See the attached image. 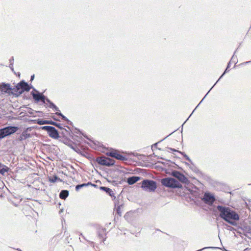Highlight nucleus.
Instances as JSON below:
<instances>
[{"label": "nucleus", "instance_id": "8", "mask_svg": "<svg viewBox=\"0 0 251 251\" xmlns=\"http://www.w3.org/2000/svg\"><path fill=\"white\" fill-rule=\"evenodd\" d=\"M0 90L2 93L7 94L8 95H15L14 88H12L9 84L2 83L0 85Z\"/></svg>", "mask_w": 251, "mask_h": 251}, {"label": "nucleus", "instance_id": "22", "mask_svg": "<svg viewBox=\"0 0 251 251\" xmlns=\"http://www.w3.org/2000/svg\"><path fill=\"white\" fill-rule=\"evenodd\" d=\"M37 123L40 125H42L44 124H48L49 123V121L38 119L37 121Z\"/></svg>", "mask_w": 251, "mask_h": 251}, {"label": "nucleus", "instance_id": "10", "mask_svg": "<svg viewBox=\"0 0 251 251\" xmlns=\"http://www.w3.org/2000/svg\"><path fill=\"white\" fill-rule=\"evenodd\" d=\"M202 200L205 203L208 204H212L215 201L214 197L209 193H205Z\"/></svg>", "mask_w": 251, "mask_h": 251}, {"label": "nucleus", "instance_id": "2", "mask_svg": "<svg viewBox=\"0 0 251 251\" xmlns=\"http://www.w3.org/2000/svg\"><path fill=\"white\" fill-rule=\"evenodd\" d=\"M163 185L171 188H180L182 185L176 180L173 178H165L161 180Z\"/></svg>", "mask_w": 251, "mask_h": 251}, {"label": "nucleus", "instance_id": "20", "mask_svg": "<svg viewBox=\"0 0 251 251\" xmlns=\"http://www.w3.org/2000/svg\"><path fill=\"white\" fill-rule=\"evenodd\" d=\"M33 98L38 101L44 99V96L40 94H33Z\"/></svg>", "mask_w": 251, "mask_h": 251}, {"label": "nucleus", "instance_id": "27", "mask_svg": "<svg viewBox=\"0 0 251 251\" xmlns=\"http://www.w3.org/2000/svg\"><path fill=\"white\" fill-rule=\"evenodd\" d=\"M34 77V75H32V76H31V80H32L33 79Z\"/></svg>", "mask_w": 251, "mask_h": 251}, {"label": "nucleus", "instance_id": "30", "mask_svg": "<svg viewBox=\"0 0 251 251\" xmlns=\"http://www.w3.org/2000/svg\"><path fill=\"white\" fill-rule=\"evenodd\" d=\"M248 250V249L247 248V249H245L244 251H246V250Z\"/></svg>", "mask_w": 251, "mask_h": 251}, {"label": "nucleus", "instance_id": "25", "mask_svg": "<svg viewBox=\"0 0 251 251\" xmlns=\"http://www.w3.org/2000/svg\"><path fill=\"white\" fill-rule=\"evenodd\" d=\"M56 114H57L58 115H59L61 117L62 119L66 121L67 120L66 117H65L63 114H62L61 113H58V112H56Z\"/></svg>", "mask_w": 251, "mask_h": 251}, {"label": "nucleus", "instance_id": "26", "mask_svg": "<svg viewBox=\"0 0 251 251\" xmlns=\"http://www.w3.org/2000/svg\"><path fill=\"white\" fill-rule=\"evenodd\" d=\"M49 123L48 124H50V125H54V126H57V123L54 122H52V121H49Z\"/></svg>", "mask_w": 251, "mask_h": 251}, {"label": "nucleus", "instance_id": "1", "mask_svg": "<svg viewBox=\"0 0 251 251\" xmlns=\"http://www.w3.org/2000/svg\"><path fill=\"white\" fill-rule=\"evenodd\" d=\"M220 212V216L229 224L235 226L239 220L240 216L236 212L229 207L218 205L217 207Z\"/></svg>", "mask_w": 251, "mask_h": 251}, {"label": "nucleus", "instance_id": "29", "mask_svg": "<svg viewBox=\"0 0 251 251\" xmlns=\"http://www.w3.org/2000/svg\"><path fill=\"white\" fill-rule=\"evenodd\" d=\"M170 150H172V151H176V150H175V149H170Z\"/></svg>", "mask_w": 251, "mask_h": 251}, {"label": "nucleus", "instance_id": "7", "mask_svg": "<svg viewBox=\"0 0 251 251\" xmlns=\"http://www.w3.org/2000/svg\"><path fill=\"white\" fill-rule=\"evenodd\" d=\"M42 129L47 131L49 136L54 139L59 138V134L57 130L53 126H44L42 127Z\"/></svg>", "mask_w": 251, "mask_h": 251}, {"label": "nucleus", "instance_id": "18", "mask_svg": "<svg viewBox=\"0 0 251 251\" xmlns=\"http://www.w3.org/2000/svg\"><path fill=\"white\" fill-rule=\"evenodd\" d=\"M92 185V184L91 182H88L87 183H83L82 184L77 185L75 186V190L78 191L81 188Z\"/></svg>", "mask_w": 251, "mask_h": 251}, {"label": "nucleus", "instance_id": "9", "mask_svg": "<svg viewBox=\"0 0 251 251\" xmlns=\"http://www.w3.org/2000/svg\"><path fill=\"white\" fill-rule=\"evenodd\" d=\"M108 156L112 157L115 158L116 159L120 160H126V157L125 156H123L119 153L118 151L113 150L109 151L106 153Z\"/></svg>", "mask_w": 251, "mask_h": 251}, {"label": "nucleus", "instance_id": "24", "mask_svg": "<svg viewBox=\"0 0 251 251\" xmlns=\"http://www.w3.org/2000/svg\"><path fill=\"white\" fill-rule=\"evenodd\" d=\"M50 107L54 109L55 111H59L58 109V108L55 105H54L53 103H51Z\"/></svg>", "mask_w": 251, "mask_h": 251}, {"label": "nucleus", "instance_id": "15", "mask_svg": "<svg viewBox=\"0 0 251 251\" xmlns=\"http://www.w3.org/2000/svg\"><path fill=\"white\" fill-rule=\"evenodd\" d=\"M69 195V191L68 190H62L59 194V197L62 200H65Z\"/></svg>", "mask_w": 251, "mask_h": 251}, {"label": "nucleus", "instance_id": "11", "mask_svg": "<svg viewBox=\"0 0 251 251\" xmlns=\"http://www.w3.org/2000/svg\"><path fill=\"white\" fill-rule=\"evenodd\" d=\"M173 176L181 182H185L186 180H187V178L184 176V175L178 172H174L173 173Z\"/></svg>", "mask_w": 251, "mask_h": 251}, {"label": "nucleus", "instance_id": "21", "mask_svg": "<svg viewBox=\"0 0 251 251\" xmlns=\"http://www.w3.org/2000/svg\"><path fill=\"white\" fill-rule=\"evenodd\" d=\"M100 189L109 194L110 196H111V193L113 192L111 189L106 187H100Z\"/></svg>", "mask_w": 251, "mask_h": 251}, {"label": "nucleus", "instance_id": "12", "mask_svg": "<svg viewBox=\"0 0 251 251\" xmlns=\"http://www.w3.org/2000/svg\"><path fill=\"white\" fill-rule=\"evenodd\" d=\"M98 235L100 241L103 242L106 239L105 230L103 228L100 229L98 231Z\"/></svg>", "mask_w": 251, "mask_h": 251}, {"label": "nucleus", "instance_id": "14", "mask_svg": "<svg viewBox=\"0 0 251 251\" xmlns=\"http://www.w3.org/2000/svg\"><path fill=\"white\" fill-rule=\"evenodd\" d=\"M30 137V133H28L27 130L24 131L22 134L19 136L18 140L20 141H22Z\"/></svg>", "mask_w": 251, "mask_h": 251}, {"label": "nucleus", "instance_id": "17", "mask_svg": "<svg viewBox=\"0 0 251 251\" xmlns=\"http://www.w3.org/2000/svg\"><path fill=\"white\" fill-rule=\"evenodd\" d=\"M8 170V168L5 165H2L0 163V173L4 174L5 172H7Z\"/></svg>", "mask_w": 251, "mask_h": 251}, {"label": "nucleus", "instance_id": "16", "mask_svg": "<svg viewBox=\"0 0 251 251\" xmlns=\"http://www.w3.org/2000/svg\"><path fill=\"white\" fill-rule=\"evenodd\" d=\"M61 134H63V136H70L71 134V131L70 129L67 130L64 128H61Z\"/></svg>", "mask_w": 251, "mask_h": 251}, {"label": "nucleus", "instance_id": "23", "mask_svg": "<svg viewBox=\"0 0 251 251\" xmlns=\"http://www.w3.org/2000/svg\"><path fill=\"white\" fill-rule=\"evenodd\" d=\"M63 142L66 144V145H68V146H71L72 145V142L70 141V140H68V139L65 138L64 141H63Z\"/></svg>", "mask_w": 251, "mask_h": 251}, {"label": "nucleus", "instance_id": "3", "mask_svg": "<svg viewBox=\"0 0 251 251\" xmlns=\"http://www.w3.org/2000/svg\"><path fill=\"white\" fill-rule=\"evenodd\" d=\"M19 128L17 126H9L0 129V139L3 138L7 136L15 133Z\"/></svg>", "mask_w": 251, "mask_h": 251}, {"label": "nucleus", "instance_id": "13", "mask_svg": "<svg viewBox=\"0 0 251 251\" xmlns=\"http://www.w3.org/2000/svg\"><path fill=\"white\" fill-rule=\"evenodd\" d=\"M139 180H140V177L136 176H133L130 177L128 178L127 180V182L129 185H132V184L135 183L136 182H137Z\"/></svg>", "mask_w": 251, "mask_h": 251}, {"label": "nucleus", "instance_id": "28", "mask_svg": "<svg viewBox=\"0 0 251 251\" xmlns=\"http://www.w3.org/2000/svg\"><path fill=\"white\" fill-rule=\"evenodd\" d=\"M57 126V127H59V128H60V129H61V127L59 126V124H57V126Z\"/></svg>", "mask_w": 251, "mask_h": 251}, {"label": "nucleus", "instance_id": "19", "mask_svg": "<svg viewBox=\"0 0 251 251\" xmlns=\"http://www.w3.org/2000/svg\"><path fill=\"white\" fill-rule=\"evenodd\" d=\"M49 181L50 182H55L57 181H61L60 178L56 176H54L52 177H50L49 178Z\"/></svg>", "mask_w": 251, "mask_h": 251}, {"label": "nucleus", "instance_id": "5", "mask_svg": "<svg viewBox=\"0 0 251 251\" xmlns=\"http://www.w3.org/2000/svg\"><path fill=\"white\" fill-rule=\"evenodd\" d=\"M141 187L146 191H154L156 188V183L153 180H144L142 182Z\"/></svg>", "mask_w": 251, "mask_h": 251}, {"label": "nucleus", "instance_id": "4", "mask_svg": "<svg viewBox=\"0 0 251 251\" xmlns=\"http://www.w3.org/2000/svg\"><path fill=\"white\" fill-rule=\"evenodd\" d=\"M30 89V87L27 83L21 81L14 88V91L15 92V95H18L22 94L25 91L28 92Z\"/></svg>", "mask_w": 251, "mask_h": 251}, {"label": "nucleus", "instance_id": "6", "mask_svg": "<svg viewBox=\"0 0 251 251\" xmlns=\"http://www.w3.org/2000/svg\"><path fill=\"white\" fill-rule=\"evenodd\" d=\"M97 162L102 166H110L115 164V161L105 156H100L96 158Z\"/></svg>", "mask_w": 251, "mask_h": 251}]
</instances>
